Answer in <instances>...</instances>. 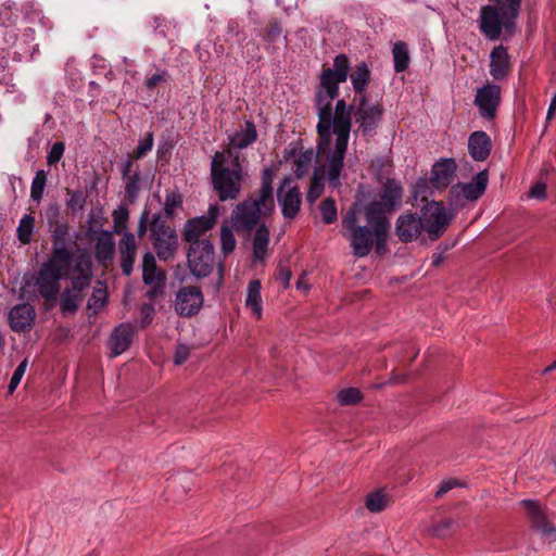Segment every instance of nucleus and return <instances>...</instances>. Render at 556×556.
I'll return each instance as SVG.
<instances>
[{
    "label": "nucleus",
    "instance_id": "nucleus-32",
    "mask_svg": "<svg viewBox=\"0 0 556 556\" xmlns=\"http://www.w3.org/2000/svg\"><path fill=\"white\" fill-rule=\"evenodd\" d=\"M142 279L146 285L162 281L164 276L157 270L155 257L152 253L147 252L142 260Z\"/></svg>",
    "mask_w": 556,
    "mask_h": 556
},
{
    "label": "nucleus",
    "instance_id": "nucleus-58",
    "mask_svg": "<svg viewBox=\"0 0 556 556\" xmlns=\"http://www.w3.org/2000/svg\"><path fill=\"white\" fill-rule=\"evenodd\" d=\"M311 162V153H305L303 154L302 156H300L299 161H298V168H296V175L300 176L302 175L303 172H300L302 166H304V164H307Z\"/></svg>",
    "mask_w": 556,
    "mask_h": 556
},
{
    "label": "nucleus",
    "instance_id": "nucleus-8",
    "mask_svg": "<svg viewBox=\"0 0 556 556\" xmlns=\"http://www.w3.org/2000/svg\"><path fill=\"white\" fill-rule=\"evenodd\" d=\"M424 230L431 240H438L447 229L453 215L441 202L431 201L420 210Z\"/></svg>",
    "mask_w": 556,
    "mask_h": 556
},
{
    "label": "nucleus",
    "instance_id": "nucleus-44",
    "mask_svg": "<svg viewBox=\"0 0 556 556\" xmlns=\"http://www.w3.org/2000/svg\"><path fill=\"white\" fill-rule=\"evenodd\" d=\"M430 184L427 179L418 180L413 190V198L417 201H427L428 197L431 194L430 192Z\"/></svg>",
    "mask_w": 556,
    "mask_h": 556
},
{
    "label": "nucleus",
    "instance_id": "nucleus-52",
    "mask_svg": "<svg viewBox=\"0 0 556 556\" xmlns=\"http://www.w3.org/2000/svg\"><path fill=\"white\" fill-rule=\"evenodd\" d=\"M282 29L278 22L274 21L270 22L269 25L266 28V33L264 35V38L267 41H274L277 37L280 36Z\"/></svg>",
    "mask_w": 556,
    "mask_h": 556
},
{
    "label": "nucleus",
    "instance_id": "nucleus-33",
    "mask_svg": "<svg viewBox=\"0 0 556 556\" xmlns=\"http://www.w3.org/2000/svg\"><path fill=\"white\" fill-rule=\"evenodd\" d=\"M350 77L355 92L362 93L370 79V71L367 64L365 62L358 63Z\"/></svg>",
    "mask_w": 556,
    "mask_h": 556
},
{
    "label": "nucleus",
    "instance_id": "nucleus-49",
    "mask_svg": "<svg viewBox=\"0 0 556 556\" xmlns=\"http://www.w3.org/2000/svg\"><path fill=\"white\" fill-rule=\"evenodd\" d=\"M190 353H191L190 346L182 344V343L177 344L176 351L174 354L175 365L179 366V365L185 364L188 361Z\"/></svg>",
    "mask_w": 556,
    "mask_h": 556
},
{
    "label": "nucleus",
    "instance_id": "nucleus-57",
    "mask_svg": "<svg viewBox=\"0 0 556 556\" xmlns=\"http://www.w3.org/2000/svg\"><path fill=\"white\" fill-rule=\"evenodd\" d=\"M147 224H148V213L144 212L140 217V220L138 224V229H137L138 236L140 238L147 232Z\"/></svg>",
    "mask_w": 556,
    "mask_h": 556
},
{
    "label": "nucleus",
    "instance_id": "nucleus-38",
    "mask_svg": "<svg viewBox=\"0 0 556 556\" xmlns=\"http://www.w3.org/2000/svg\"><path fill=\"white\" fill-rule=\"evenodd\" d=\"M46 184V172L43 169L37 170L30 187V197L34 201L39 202L42 199Z\"/></svg>",
    "mask_w": 556,
    "mask_h": 556
},
{
    "label": "nucleus",
    "instance_id": "nucleus-21",
    "mask_svg": "<svg viewBox=\"0 0 556 556\" xmlns=\"http://www.w3.org/2000/svg\"><path fill=\"white\" fill-rule=\"evenodd\" d=\"M35 318L36 313L30 304L15 305L9 314L10 327L16 332L28 330L34 325Z\"/></svg>",
    "mask_w": 556,
    "mask_h": 556
},
{
    "label": "nucleus",
    "instance_id": "nucleus-10",
    "mask_svg": "<svg viewBox=\"0 0 556 556\" xmlns=\"http://www.w3.org/2000/svg\"><path fill=\"white\" fill-rule=\"evenodd\" d=\"M291 177L286 178L277 191L278 203L285 218L293 219L298 215L302 198L298 186L292 185Z\"/></svg>",
    "mask_w": 556,
    "mask_h": 556
},
{
    "label": "nucleus",
    "instance_id": "nucleus-62",
    "mask_svg": "<svg viewBox=\"0 0 556 556\" xmlns=\"http://www.w3.org/2000/svg\"><path fill=\"white\" fill-rule=\"evenodd\" d=\"M144 311H148V313L146 314V318H144V320H143V323L146 324V323H149V321H150V319H151V317H150V314H149V313L152 311V308H151V307H149V306H144V307H143V312H144Z\"/></svg>",
    "mask_w": 556,
    "mask_h": 556
},
{
    "label": "nucleus",
    "instance_id": "nucleus-60",
    "mask_svg": "<svg viewBox=\"0 0 556 556\" xmlns=\"http://www.w3.org/2000/svg\"><path fill=\"white\" fill-rule=\"evenodd\" d=\"M131 170H132V161L128 160L125 163L124 167H123V175H124V177L127 178L128 176H131L132 175Z\"/></svg>",
    "mask_w": 556,
    "mask_h": 556
},
{
    "label": "nucleus",
    "instance_id": "nucleus-2",
    "mask_svg": "<svg viewBox=\"0 0 556 556\" xmlns=\"http://www.w3.org/2000/svg\"><path fill=\"white\" fill-rule=\"evenodd\" d=\"M357 213V205H353L342 218L343 235L350 240L354 254L364 257L371 251L375 240L377 251L384 245L390 223L378 202H371L366 206V226L358 225Z\"/></svg>",
    "mask_w": 556,
    "mask_h": 556
},
{
    "label": "nucleus",
    "instance_id": "nucleus-41",
    "mask_svg": "<svg viewBox=\"0 0 556 556\" xmlns=\"http://www.w3.org/2000/svg\"><path fill=\"white\" fill-rule=\"evenodd\" d=\"M106 296V290L102 286L96 287L88 300V309H92L93 313L99 312L105 305Z\"/></svg>",
    "mask_w": 556,
    "mask_h": 556
},
{
    "label": "nucleus",
    "instance_id": "nucleus-50",
    "mask_svg": "<svg viewBox=\"0 0 556 556\" xmlns=\"http://www.w3.org/2000/svg\"><path fill=\"white\" fill-rule=\"evenodd\" d=\"M139 174L132 173L131 176L127 177L126 181V192L130 198H135L139 191Z\"/></svg>",
    "mask_w": 556,
    "mask_h": 556
},
{
    "label": "nucleus",
    "instance_id": "nucleus-23",
    "mask_svg": "<svg viewBox=\"0 0 556 556\" xmlns=\"http://www.w3.org/2000/svg\"><path fill=\"white\" fill-rule=\"evenodd\" d=\"M118 251L122 270L124 275L129 276L137 255V240L132 232H124L118 243Z\"/></svg>",
    "mask_w": 556,
    "mask_h": 556
},
{
    "label": "nucleus",
    "instance_id": "nucleus-18",
    "mask_svg": "<svg viewBox=\"0 0 556 556\" xmlns=\"http://www.w3.org/2000/svg\"><path fill=\"white\" fill-rule=\"evenodd\" d=\"M382 113L383 109L380 104L369 105L365 97H362L355 112V118L359 124V129L364 134L370 132L379 124Z\"/></svg>",
    "mask_w": 556,
    "mask_h": 556
},
{
    "label": "nucleus",
    "instance_id": "nucleus-16",
    "mask_svg": "<svg viewBox=\"0 0 556 556\" xmlns=\"http://www.w3.org/2000/svg\"><path fill=\"white\" fill-rule=\"evenodd\" d=\"M422 230V220L416 213H404L396 219L395 233L404 243L418 239Z\"/></svg>",
    "mask_w": 556,
    "mask_h": 556
},
{
    "label": "nucleus",
    "instance_id": "nucleus-31",
    "mask_svg": "<svg viewBox=\"0 0 556 556\" xmlns=\"http://www.w3.org/2000/svg\"><path fill=\"white\" fill-rule=\"evenodd\" d=\"M269 243V230L265 225H261L253 238V256L255 261H264Z\"/></svg>",
    "mask_w": 556,
    "mask_h": 556
},
{
    "label": "nucleus",
    "instance_id": "nucleus-59",
    "mask_svg": "<svg viewBox=\"0 0 556 556\" xmlns=\"http://www.w3.org/2000/svg\"><path fill=\"white\" fill-rule=\"evenodd\" d=\"M65 235V229L63 228V226H58L54 230V242H53V245L55 244V242H58L59 244H64L63 243V237Z\"/></svg>",
    "mask_w": 556,
    "mask_h": 556
},
{
    "label": "nucleus",
    "instance_id": "nucleus-11",
    "mask_svg": "<svg viewBox=\"0 0 556 556\" xmlns=\"http://www.w3.org/2000/svg\"><path fill=\"white\" fill-rule=\"evenodd\" d=\"M218 206L212 205L206 215L188 220L184 228V238L190 245L200 243V238L212 229L218 216Z\"/></svg>",
    "mask_w": 556,
    "mask_h": 556
},
{
    "label": "nucleus",
    "instance_id": "nucleus-39",
    "mask_svg": "<svg viewBox=\"0 0 556 556\" xmlns=\"http://www.w3.org/2000/svg\"><path fill=\"white\" fill-rule=\"evenodd\" d=\"M236 238L232 228L224 224L220 229V247L225 255L230 254L236 249Z\"/></svg>",
    "mask_w": 556,
    "mask_h": 556
},
{
    "label": "nucleus",
    "instance_id": "nucleus-20",
    "mask_svg": "<svg viewBox=\"0 0 556 556\" xmlns=\"http://www.w3.org/2000/svg\"><path fill=\"white\" fill-rule=\"evenodd\" d=\"M135 327L129 323H123L114 328L110 337L112 356H118L127 351L132 342Z\"/></svg>",
    "mask_w": 556,
    "mask_h": 556
},
{
    "label": "nucleus",
    "instance_id": "nucleus-53",
    "mask_svg": "<svg viewBox=\"0 0 556 556\" xmlns=\"http://www.w3.org/2000/svg\"><path fill=\"white\" fill-rule=\"evenodd\" d=\"M529 197L534 199H545L546 197V185L542 181L536 182L529 191Z\"/></svg>",
    "mask_w": 556,
    "mask_h": 556
},
{
    "label": "nucleus",
    "instance_id": "nucleus-37",
    "mask_svg": "<svg viewBox=\"0 0 556 556\" xmlns=\"http://www.w3.org/2000/svg\"><path fill=\"white\" fill-rule=\"evenodd\" d=\"M363 399L362 392L357 388H346L340 390L337 395V402L342 406L355 405Z\"/></svg>",
    "mask_w": 556,
    "mask_h": 556
},
{
    "label": "nucleus",
    "instance_id": "nucleus-63",
    "mask_svg": "<svg viewBox=\"0 0 556 556\" xmlns=\"http://www.w3.org/2000/svg\"><path fill=\"white\" fill-rule=\"evenodd\" d=\"M442 262V255L441 254H438V255H434L433 256V265L438 266L440 265Z\"/></svg>",
    "mask_w": 556,
    "mask_h": 556
},
{
    "label": "nucleus",
    "instance_id": "nucleus-29",
    "mask_svg": "<svg viewBox=\"0 0 556 556\" xmlns=\"http://www.w3.org/2000/svg\"><path fill=\"white\" fill-rule=\"evenodd\" d=\"M274 174L271 169L265 168L262 173V186L257 192L260 202L266 210H275V201L273 197Z\"/></svg>",
    "mask_w": 556,
    "mask_h": 556
},
{
    "label": "nucleus",
    "instance_id": "nucleus-30",
    "mask_svg": "<svg viewBox=\"0 0 556 556\" xmlns=\"http://www.w3.org/2000/svg\"><path fill=\"white\" fill-rule=\"evenodd\" d=\"M115 253V243L113 233L103 231L97 239L96 243V257L98 261L104 263L111 261Z\"/></svg>",
    "mask_w": 556,
    "mask_h": 556
},
{
    "label": "nucleus",
    "instance_id": "nucleus-26",
    "mask_svg": "<svg viewBox=\"0 0 556 556\" xmlns=\"http://www.w3.org/2000/svg\"><path fill=\"white\" fill-rule=\"evenodd\" d=\"M403 195L402 186L395 180H387L383 185L381 192V208L387 216V212H391L396 205L401 203ZM379 203V201H377Z\"/></svg>",
    "mask_w": 556,
    "mask_h": 556
},
{
    "label": "nucleus",
    "instance_id": "nucleus-54",
    "mask_svg": "<svg viewBox=\"0 0 556 556\" xmlns=\"http://www.w3.org/2000/svg\"><path fill=\"white\" fill-rule=\"evenodd\" d=\"M452 519H444L432 527L433 534L440 536L445 530H448L453 526Z\"/></svg>",
    "mask_w": 556,
    "mask_h": 556
},
{
    "label": "nucleus",
    "instance_id": "nucleus-45",
    "mask_svg": "<svg viewBox=\"0 0 556 556\" xmlns=\"http://www.w3.org/2000/svg\"><path fill=\"white\" fill-rule=\"evenodd\" d=\"M27 365H28V362L27 359L25 358L24 361H22L20 363V365L17 366V368L15 369V371L13 372L12 377H11V381L9 383V387H8V392L10 394H12L15 389L17 388V386L20 384L23 376L25 375L26 372V369H27Z\"/></svg>",
    "mask_w": 556,
    "mask_h": 556
},
{
    "label": "nucleus",
    "instance_id": "nucleus-42",
    "mask_svg": "<svg viewBox=\"0 0 556 556\" xmlns=\"http://www.w3.org/2000/svg\"><path fill=\"white\" fill-rule=\"evenodd\" d=\"M319 210L325 224H332L337 219V205L331 198L325 199L320 203Z\"/></svg>",
    "mask_w": 556,
    "mask_h": 556
},
{
    "label": "nucleus",
    "instance_id": "nucleus-1",
    "mask_svg": "<svg viewBox=\"0 0 556 556\" xmlns=\"http://www.w3.org/2000/svg\"><path fill=\"white\" fill-rule=\"evenodd\" d=\"M350 61L345 54H339L333 60L331 68H325L320 75V86L316 92L318 114L317 156L323 162L319 170L329 184L340 186V175L344 166V155L351 132V112L345 101L338 100L334 112L332 101L339 94V84L346 81Z\"/></svg>",
    "mask_w": 556,
    "mask_h": 556
},
{
    "label": "nucleus",
    "instance_id": "nucleus-35",
    "mask_svg": "<svg viewBox=\"0 0 556 556\" xmlns=\"http://www.w3.org/2000/svg\"><path fill=\"white\" fill-rule=\"evenodd\" d=\"M35 227V218L31 215H24L16 229L17 239L23 244H28L31 240V236Z\"/></svg>",
    "mask_w": 556,
    "mask_h": 556
},
{
    "label": "nucleus",
    "instance_id": "nucleus-19",
    "mask_svg": "<svg viewBox=\"0 0 556 556\" xmlns=\"http://www.w3.org/2000/svg\"><path fill=\"white\" fill-rule=\"evenodd\" d=\"M61 278L50 269L41 266L35 286L38 293L48 302H54L60 293Z\"/></svg>",
    "mask_w": 556,
    "mask_h": 556
},
{
    "label": "nucleus",
    "instance_id": "nucleus-14",
    "mask_svg": "<svg viewBox=\"0 0 556 556\" xmlns=\"http://www.w3.org/2000/svg\"><path fill=\"white\" fill-rule=\"evenodd\" d=\"M501 102V87L488 83L477 90L475 104L482 117L492 119Z\"/></svg>",
    "mask_w": 556,
    "mask_h": 556
},
{
    "label": "nucleus",
    "instance_id": "nucleus-15",
    "mask_svg": "<svg viewBox=\"0 0 556 556\" xmlns=\"http://www.w3.org/2000/svg\"><path fill=\"white\" fill-rule=\"evenodd\" d=\"M520 505L526 509L527 515L531 520L532 528L535 531L548 539L556 538V527L547 519L545 513L536 501L522 500Z\"/></svg>",
    "mask_w": 556,
    "mask_h": 556
},
{
    "label": "nucleus",
    "instance_id": "nucleus-34",
    "mask_svg": "<svg viewBox=\"0 0 556 556\" xmlns=\"http://www.w3.org/2000/svg\"><path fill=\"white\" fill-rule=\"evenodd\" d=\"M394 60V70L400 73L404 72L409 65L408 46L404 41H397L392 50Z\"/></svg>",
    "mask_w": 556,
    "mask_h": 556
},
{
    "label": "nucleus",
    "instance_id": "nucleus-5",
    "mask_svg": "<svg viewBox=\"0 0 556 556\" xmlns=\"http://www.w3.org/2000/svg\"><path fill=\"white\" fill-rule=\"evenodd\" d=\"M517 17L510 16V10H501L500 7L484 5L480 10L479 28L489 40H497L502 31L506 37L515 33Z\"/></svg>",
    "mask_w": 556,
    "mask_h": 556
},
{
    "label": "nucleus",
    "instance_id": "nucleus-27",
    "mask_svg": "<svg viewBox=\"0 0 556 556\" xmlns=\"http://www.w3.org/2000/svg\"><path fill=\"white\" fill-rule=\"evenodd\" d=\"M257 139V131L255 125L248 121L244 124V128L237 130L235 134L229 136V147L227 149H244L252 144Z\"/></svg>",
    "mask_w": 556,
    "mask_h": 556
},
{
    "label": "nucleus",
    "instance_id": "nucleus-51",
    "mask_svg": "<svg viewBox=\"0 0 556 556\" xmlns=\"http://www.w3.org/2000/svg\"><path fill=\"white\" fill-rule=\"evenodd\" d=\"M167 76L168 75H167L166 71H157L156 73L147 77V79H146L147 88L154 89L157 85H160L161 83H164L166 80Z\"/></svg>",
    "mask_w": 556,
    "mask_h": 556
},
{
    "label": "nucleus",
    "instance_id": "nucleus-13",
    "mask_svg": "<svg viewBox=\"0 0 556 556\" xmlns=\"http://www.w3.org/2000/svg\"><path fill=\"white\" fill-rule=\"evenodd\" d=\"M80 254L73 255L64 244L55 242L51 257L42 264L46 268L62 278H71L75 267V260Z\"/></svg>",
    "mask_w": 556,
    "mask_h": 556
},
{
    "label": "nucleus",
    "instance_id": "nucleus-56",
    "mask_svg": "<svg viewBox=\"0 0 556 556\" xmlns=\"http://www.w3.org/2000/svg\"><path fill=\"white\" fill-rule=\"evenodd\" d=\"M456 485V481L454 480H445L442 481L435 492L437 497H441L443 494L452 490Z\"/></svg>",
    "mask_w": 556,
    "mask_h": 556
},
{
    "label": "nucleus",
    "instance_id": "nucleus-48",
    "mask_svg": "<svg viewBox=\"0 0 556 556\" xmlns=\"http://www.w3.org/2000/svg\"><path fill=\"white\" fill-rule=\"evenodd\" d=\"M65 146L63 142H55L48 153L47 162L49 165L56 164L63 156Z\"/></svg>",
    "mask_w": 556,
    "mask_h": 556
},
{
    "label": "nucleus",
    "instance_id": "nucleus-24",
    "mask_svg": "<svg viewBox=\"0 0 556 556\" xmlns=\"http://www.w3.org/2000/svg\"><path fill=\"white\" fill-rule=\"evenodd\" d=\"M456 163L454 160H442L432 167L431 185L437 189L446 188L454 179Z\"/></svg>",
    "mask_w": 556,
    "mask_h": 556
},
{
    "label": "nucleus",
    "instance_id": "nucleus-43",
    "mask_svg": "<svg viewBox=\"0 0 556 556\" xmlns=\"http://www.w3.org/2000/svg\"><path fill=\"white\" fill-rule=\"evenodd\" d=\"M182 204L181 195L178 192L169 191L165 197L164 211L169 217L174 216L177 208Z\"/></svg>",
    "mask_w": 556,
    "mask_h": 556
},
{
    "label": "nucleus",
    "instance_id": "nucleus-36",
    "mask_svg": "<svg viewBox=\"0 0 556 556\" xmlns=\"http://www.w3.org/2000/svg\"><path fill=\"white\" fill-rule=\"evenodd\" d=\"M113 232L116 235H124L127 231V224L129 219V212L126 207L119 206L113 211Z\"/></svg>",
    "mask_w": 556,
    "mask_h": 556
},
{
    "label": "nucleus",
    "instance_id": "nucleus-12",
    "mask_svg": "<svg viewBox=\"0 0 556 556\" xmlns=\"http://www.w3.org/2000/svg\"><path fill=\"white\" fill-rule=\"evenodd\" d=\"M203 301V293L199 287H182L176 294L175 311L179 316H193L202 307Z\"/></svg>",
    "mask_w": 556,
    "mask_h": 556
},
{
    "label": "nucleus",
    "instance_id": "nucleus-7",
    "mask_svg": "<svg viewBox=\"0 0 556 556\" xmlns=\"http://www.w3.org/2000/svg\"><path fill=\"white\" fill-rule=\"evenodd\" d=\"M275 210H266L260 202V198L248 199L238 204L231 213L230 222L238 231H250L262 216L270 215Z\"/></svg>",
    "mask_w": 556,
    "mask_h": 556
},
{
    "label": "nucleus",
    "instance_id": "nucleus-64",
    "mask_svg": "<svg viewBox=\"0 0 556 556\" xmlns=\"http://www.w3.org/2000/svg\"><path fill=\"white\" fill-rule=\"evenodd\" d=\"M555 369H556V359H555V361H554L549 366H547V367L544 369V371H545V372H549V371L555 370Z\"/></svg>",
    "mask_w": 556,
    "mask_h": 556
},
{
    "label": "nucleus",
    "instance_id": "nucleus-46",
    "mask_svg": "<svg viewBox=\"0 0 556 556\" xmlns=\"http://www.w3.org/2000/svg\"><path fill=\"white\" fill-rule=\"evenodd\" d=\"M153 147V135L151 132L147 134V136L141 139L138 143V147L135 151L134 157L140 159L144 156Z\"/></svg>",
    "mask_w": 556,
    "mask_h": 556
},
{
    "label": "nucleus",
    "instance_id": "nucleus-40",
    "mask_svg": "<svg viewBox=\"0 0 556 556\" xmlns=\"http://www.w3.org/2000/svg\"><path fill=\"white\" fill-rule=\"evenodd\" d=\"M389 500L382 492H374L367 496L366 507L371 513H380L387 508Z\"/></svg>",
    "mask_w": 556,
    "mask_h": 556
},
{
    "label": "nucleus",
    "instance_id": "nucleus-4",
    "mask_svg": "<svg viewBox=\"0 0 556 556\" xmlns=\"http://www.w3.org/2000/svg\"><path fill=\"white\" fill-rule=\"evenodd\" d=\"M92 277L91 261L85 253L75 260V267L71 275V288L63 290L61 295V312L63 314H73L79 307L84 295L83 291L90 286Z\"/></svg>",
    "mask_w": 556,
    "mask_h": 556
},
{
    "label": "nucleus",
    "instance_id": "nucleus-9",
    "mask_svg": "<svg viewBox=\"0 0 556 556\" xmlns=\"http://www.w3.org/2000/svg\"><path fill=\"white\" fill-rule=\"evenodd\" d=\"M215 264L214 245L208 240H202L200 243L190 245L188 252V266L190 271L197 277L208 276Z\"/></svg>",
    "mask_w": 556,
    "mask_h": 556
},
{
    "label": "nucleus",
    "instance_id": "nucleus-3",
    "mask_svg": "<svg viewBox=\"0 0 556 556\" xmlns=\"http://www.w3.org/2000/svg\"><path fill=\"white\" fill-rule=\"evenodd\" d=\"M245 176L238 152L225 149L216 151L212 156V185L220 201L237 200Z\"/></svg>",
    "mask_w": 556,
    "mask_h": 556
},
{
    "label": "nucleus",
    "instance_id": "nucleus-6",
    "mask_svg": "<svg viewBox=\"0 0 556 556\" xmlns=\"http://www.w3.org/2000/svg\"><path fill=\"white\" fill-rule=\"evenodd\" d=\"M150 239L153 248L162 261L172 260L178 250V236L176 230L161 215H154L150 223Z\"/></svg>",
    "mask_w": 556,
    "mask_h": 556
},
{
    "label": "nucleus",
    "instance_id": "nucleus-17",
    "mask_svg": "<svg viewBox=\"0 0 556 556\" xmlns=\"http://www.w3.org/2000/svg\"><path fill=\"white\" fill-rule=\"evenodd\" d=\"M489 181L486 170L478 173L470 182L457 184L452 187V194L458 200L460 198L469 201H476L485 191Z\"/></svg>",
    "mask_w": 556,
    "mask_h": 556
},
{
    "label": "nucleus",
    "instance_id": "nucleus-55",
    "mask_svg": "<svg viewBox=\"0 0 556 556\" xmlns=\"http://www.w3.org/2000/svg\"><path fill=\"white\" fill-rule=\"evenodd\" d=\"M291 279V270L288 267H280L277 274V280L280 281L283 288L289 286Z\"/></svg>",
    "mask_w": 556,
    "mask_h": 556
},
{
    "label": "nucleus",
    "instance_id": "nucleus-22",
    "mask_svg": "<svg viewBox=\"0 0 556 556\" xmlns=\"http://www.w3.org/2000/svg\"><path fill=\"white\" fill-rule=\"evenodd\" d=\"M511 71L510 58L504 46L495 47L490 53V75L495 80L505 79Z\"/></svg>",
    "mask_w": 556,
    "mask_h": 556
},
{
    "label": "nucleus",
    "instance_id": "nucleus-28",
    "mask_svg": "<svg viewBox=\"0 0 556 556\" xmlns=\"http://www.w3.org/2000/svg\"><path fill=\"white\" fill-rule=\"evenodd\" d=\"M245 306L252 313V315L260 319L262 317V298H261V282L258 280H252L248 285Z\"/></svg>",
    "mask_w": 556,
    "mask_h": 556
},
{
    "label": "nucleus",
    "instance_id": "nucleus-61",
    "mask_svg": "<svg viewBox=\"0 0 556 556\" xmlns=\"http://www.w3.org/2000/svg\"><path fill=\"white\" fill-rule=\"evenodd\" d=\"M296 287H298L299 289H307V286H306V283H305V277H304V276H303V277H300V278L298 279V281H296Z\"/></svg>",
    "mask_w": 556,
    "mask_h": 556
},
{
    "label": "nucleus",
    "instance_id": "nucleus-25",
    "mask_svg": "<svg viewBox=\"0 0 556 556\" xmlns=\"http://www.w3.org/2000/svg\"><path fill=\"white\" fill-rule=\"evenodd\" d=\"M492 149V142L489 135L484 131H475L468 139V152L470 156L478 162L488 159Z\"/></svg>",
    "mask_w": 556,
    "mask_h": 556
},
{
    "label": "nucleus",
    "instance_id": "nucleus-47",
    "mask_svg": "<svg viewBox=\"0 0 556 556\" xmlns=\"http://www.w3.org/2000/svg\"><path fill=\"white\" fill-rule=\"evenodd\" d=\"M324 185L320 181V178L317 177V172L315 173L314 179L311 184L309 190L307 192V200L313 203L315 202L323 193Z\"/></svg>",
    "mask_w": 556,
    "mask_h": 556
}]
</instances>
